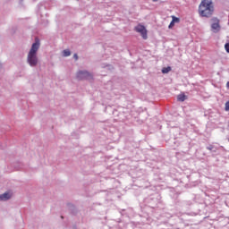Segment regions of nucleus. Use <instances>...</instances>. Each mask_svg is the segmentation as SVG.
<instances>
[{
    "label": "nucleus",
    "instance_id": "nucleus-15",
    "mask_svg": "<svg viewBox=\"0 0 229 229\" xmlns=\"http://www.w3.org/2000/svg\"><path fill=\"white\" fill-rule=\"evenodd\" d=\"M225 87L229 89V81L225 84Z\"/></svg>",
    "mask_w": 229,
    "mask_h": 229
},
{
    "label": "nucleus",
    "instance_id": "nucleus-4",
    "mask_svg": "<svg viewBox=\"0 0 229 229\" xmlns=\"http://www.w3.org/2000/svg\"><path fill=\"white\" fill-rule=\"evenodd\" d=\"M93 75L87 71H79L77 72V79L78 80H92Z\"/></svg>",
    "mask_w": 229,
    "mask_h": 229
},
{
    "label": "nucleus",
    "instance_id": "nucleus-6",
    "mask_svg": "<svg viewBox=\"0 0 229 229\" xmlns=\"http://www.w3.org/2000/svg\"><path fill=\"white\" fill-rule=\"evenodd\" d=\"M11 198L12 195L9 191H6L3 195H0V200H9Z\"/></svg>",
    "mask_w": 229,
    "mask_h": 229
},
{
    "label": "nucleus",
    "instance_id": "nucleus-10",
    "mask_svg": "<svg viewBox=\"0 0 229 229\" xmlns=\"http://www.w3.org/2000/svg\"><path fill=\"white\" fill-rule=\"evenodd\" d=\"M171 22L180 23V18H176V17L173 16V21H171Z\"/></svg>",
    "mask_w": 229,
    "mask_h": 229
},
{
    "label": "nucleus",
    "instance_id": "nucleus-14",
    "mask_svg": "<svg viewBox=\"0 0 229 229\" xmlns=\"http://www.w3.org/2000/svg\"><path fill=\"white\" fill-rule=\"evenodd\" d=\"M73 57H74L75 61L78 60V55H77V54H74V55H73Z\"/></svg>",
    "mask_w": 229,
    "mask_h": 229
},
{
    "label": "nucleus",
    "instance_id": "nucleus-12",
    "mask_svg": "<svg viewBox=\"0 0 229 229\" xmlns=\"http://www.w3.org/2000/svg\"><path fill=\"white\" fill-rule=\"evenodd\" d=\"M225 52L229 53V43L225 45Z\"/></svg>",
    "mask_w": 229,
    "mask_h": 229
},
{
    "label": "nucleus",
    "instance_id": "nucleus-13",
    "mask_svg": "<svg viewBox=\"0 0 229 229\" xmlns=\"http://www.w3.org/2000/svg\"><path fill=\"white\" fill-rule=\"evenodd\" d=\"M174 21H171L170 24H169V29H172L174 26Z\"/></svg>",
    "mask_w": 229,
    "mask_h": 229
},
{
    "label": "nucleus",
    "instance_id": "nucleus-7",
    "mask_svg": "<svg viewBox=\"0 0 229 229\" xmlns=\"http://www.w3.org/2000/svg\"><path fill=\"white\" fill-rule=\"evenodd\" d=\"M177 99L179 102H184L187 99V97L184 94H179Z\"/></svg>",
    "mask_w": 229,
    "mask_h": 229
},
{
    "label": "nucleus",
    "instance_id": "nucleus-16",
    "mask_svg": "<svg viewBox=\"0 0 229 229\" xmlns=\"http://www.w3.org/2000/svg\"><path fill=\"white\" fill-rule=\"evenodd\" d=\"M153 2H157V0H152Z\"/></svg>",
    "mask_w": 229,
    "mask_h": 229
},
{
    "label": "nucleus",
    "instance_id": "nucleus-2",
    "mask_svg": "<svg viewBox=\"0 0 229 229\" xmlns=\"http://www.w3.org/2000/svg\"><path fill=\"white\" fill-rule=\"evenodd\" d=\"M40 47V43L38 38H36V42L33 43L31 49L28 54V64L30 66H37L38 63V59L37 57V52L38 51Z\"/></svg>",
    "mask_w": 229,
    "mask_h": 229
},
{
    "label": "nucleus",
    "instance_id": "nucleus-3",
    "mask_svg": "<svg viewBox=\"0 0 229 229\" xmlns=\"http://www.w3.org/2000/svg\"><path fill=\"white\" fill-rule=\"evenodd\" d=\"M135 31L137 33H140L141 38H143L144 40L148 39V30L147 28H145L144 25H140V24L137 25L135 27Z\"/></svg>",
    "mask_w": 229,
    "mask_h": 229
},
{
    "label": "nucleus",
    "instance_id": "nucleus-1",
    "mask_svg": "<svg viewBox=\"0 0 229 229\" xmlns=\"http://www.w3.org/2000/svg\"><path fill=\"white\" fill-rule=\"evenodd\" d=\"M213 13L214 5H212V0H202L199 5V16L209 18Z\"/></svg>",
    "mask_w": 229,
    "mask_h": 229
},
{
    "label": "nucleus",
    "instance_id": "nucleus-5",
    "mask_svg": "<svg viewBox=\"0 0 229 229\" xmlns=\"http://www.w3.org/2000/svg\"><path fill=\"white\" fill-rule=\"evenodd\" d=\"M212 24H211V30L213 33H218L220 30V25H219V20L218 18H212L211 19Z\"/></svg>",
    "mask_w": 229,
    "mask_h": 229
},
{
    "label": "nucleus",
    "instance_id": "nucleus-9",
    "mask_svg": "<svg viewBox=\"0 0 229 229\" xmlns=\"http://www.w3.org/2000/svg\"><path fill=\"white\" fill-rule=\"evenodd\" d=\"M72 53L70 52L69 49L63 50V56H70Z\"/></svg>",
    "mask_w": 229,
    "mask_h": 229
},
{
    "label": "nucleus",
    "instance_id": "nucleus-8",
    "mask_svg": "<svg viewBox=\"0 0 229 229\" xmlns=\"http://www.w3.org/2000/svg\"><path fill=\"white\" fill-rule=\"evenodd\" d=\"M172 71V67H163L162 73L166 74Z\"/></svg>",
    "mask_w": 229,
    "mask_h": 229
},
{
    "label": "nucleus",
    "instance_id": "nucleus-11",
    "mask_svg": "<svg viewBox=\"0 0 229 229\" xmlns=\"http://www.w3.org/2000/svg\"><path fill=\"white\" fill-rule=\"evenodd\" d=\"M225 112L229 111V101L225 102Z\"/></svg>",
    "mask_w": 229,
    "mask_h": 229
}]
</instances>
